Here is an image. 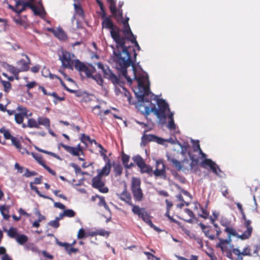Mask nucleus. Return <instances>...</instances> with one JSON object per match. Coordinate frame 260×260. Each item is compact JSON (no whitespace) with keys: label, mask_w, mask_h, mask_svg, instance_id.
<instances>
[{"label":"nucleus","mask_w":260,"mask_h":260,"mask_svg":"<svg viewBox=\"0 0 260 260\" xmlns=\"http://www.w3.org/2000/svg\"><path fill=\"white\" fill-rule=\"evenodd\" d=\"M102 17L103 28L110 30L111 36L116 44V49L112 47L114 54L113 60L120 67L121 74L130 82L131 79L127 76L126 70L128 67L133 63L130 52H133L135 58L136 57L137 53L134 49L127 48L125 46V38L122 35V30L114 25L110 18L105 16H103Z\"/></svg>","instance_id":"nucleus-1"},{"label":"nucleus","mask_w":260,"mask_h":260,"mask_svg":"<svg viewBox=\"0 0 260 260\" xmlns=\"http://www.w3.org/2000/svg\"><path fill=\"white\" fill-rule=\"evenodd\" d=\"M131 65L132 70L131 73L132 74V77L127 73V76L131 79L130 82H127L132 84L133 81H136L137 87L134 90L138 99L136 107L142 113L147 116L152 112V107L151 106L152 103L150 100L154 94L150 92L147 74L141 68H136L133 63ZM125 78L127 80L125 77Z\"/></svg>","instance_id":"nucleus-2"},{"label":"nucleus","mask_w":260,"mask_h":260,"mask_svg":"<svg viewBox=\"0 0 260 260\" xmlns=\"http://www.w3.org/2000/svg\"><path fill=\"white\" fill-rule=\"evenodd\" d=\"M15 1L16 3L15 8L11 6H10V8L18 14H20L22 12L24 11L26 7L31 9L36 15L43 16L45 14L43 8L40 9L31 4L34 0H29V1L15 0Z\"/></svg>","instance_id":"nucleus-3"},{"label":"nucleus","mask_w":260,"mask_h":260,"mask_svg":"<svg viewBox=\"0 0 260 260\" xmlns=\"http://www.w3.org/2000/svg\"><path fill=\"white\" fill-rule=\"evenodd\" d=\"M154 99L157 101L158 108L154 106L152 107V112L156 115L159 120L165 122L167 116L170 114V111L169 105L162 99H158L157 96L154 95L153 96Z\"/></svg>","instance_id":"nucleus-4"},{"label":"nucleus","mask_w":260,"mask_h":260,"mask_svg":"<svg viewBox=\"0 0 260 260\" xmlns=\"http://www.w3.org/2000/svg\"><path fill=\"white\" fill-rule=\"evenodd\" d=\"M59 59L61 61L63 67L73 69L74 63L76 60L74 54L67 51H62V54L59 56Z\"/></svg>","instance_id":"nucleus-5"},{"label":"nucleus","mask_w":260,"mask_h":260,"mask_svg":"<svg viewBox=\"0 0 260 260\" xmlns=\"http://www.w3.org/2000/svg\"><path fill=\"white\" fill-rule=\"evenodd\" d=\"M141 181L140 179L133 178L132 180V190L135 200L140 202L143 198V193L140 187Z\"/></svg>","instance_id":"nucleus-6"},{"label":"nucleus","mask_w":260,"mask_h":260,"mask_svg":"<svg viewBox=\"0 0 260 260\" xmlns=\"http://www.w3.org/2000/svg\"><path fill=\"white\" fill-rule=\"evenodd\" d=\"M197 149H199L200 154L202 155L203 158H205V159L203 161V164L204 165L209 166L214 173L217 175L220 176L219 173L221 172V170L215 162L213 161L210 159L206 158V155L203 153L201 150L199 144V141H197Z\"/></svg>","instance_id":"nucleus-7"},{"label":"nucleus","mask_w":260,"mask_h":260,"mask_svg":"<svg viewBox=\"0 0 260 260\" xmlns=\"http://www.w3.org/2000/svg\"><path fill=\"white\" fill-rule=\"evenodd\" d=\"M96 64L98 68L102 71L105 78L110 80L114 84H119L118 78L111 71L107 66H104L101 62H98Z\"/></svg>","instance_id":"nucleus-8"},{"label":"nucleus","mask_w":260,"mask_h":260,"mask_svg":"<svg viewBox=\"0 0 260 260\" xmlns=\"http://www.w3.org/2000/svg\"><path fill=\"white\" fill-rule=\"evenodd\" d=\"M102 177L96 175L92 179V185L93 187L98 189L101 192L107 193L108 188L105 186V183L102 181Z\"/></svg>","instance_id":"nucleus-9"},{"label":"nucleus","mask_w":260,"mask_h":260,"mask_svg":"<svg viewBox=\"0 0 260 260\" xmlns=\"http://www.w3.org/2000/svg\"><path fill=\"white\" fill-rule=\"evenodd\" d=\"M153 174L157 177H160L164 179H166V167L162 160L156 161V169L153 171Z\"/></svg>","instance_id":"nucleus-10"},{"label":"nucleus","mask_w":260,"mask_h":260,"mask_svg":"<svg viewBox=\"0 0 260 260\" xmlns=\"http://www.w3.org/2000/svg\"><path fill=\"white\" fill-rule=\"evenodd\" d=\"M110 3V9L114 17L117 20H119L122 18V11L120 10H117L115 7V2L114 0H107Z\"/></svg>","instance_id":"nucleus-11"},{"label":"nucleus","mask_w":260,"mask_h":260,"mask_svg":"<svg viewBox=\"0 0 260 260\" xmlns=\"http://www.w3.org/2000/svg\"><path fill=\"white\" fill-rule=\"evenodd\" d=\"M251 223V220L249 219L244 221V225L246 228V230L242 235L239 236V238L242 240H245L250 237L253 230L252 226L250 225Z\"/></svg>","instance_id":"nucleus-12"},{"label":"nucleus","mask_w":260,"mask_h":260,"mask_svg":"<svg viewBox=\"0 0 260 260\" xmlns=\"http://www.w3.org/2000/svg\"><path fill=\"white\" fill-rule=\"evenodd\" d=\"M59 145L62 147H63L68 152L70 153L73 155L79 156L80 155V152L82 153V151L79 144L77 147L69 146L62 143H60Z\"/></svg>","instance_id":"nucleus-13"},{"label":"nucleus","mask_w":260,"mask_h":260,"mask_svg":"<svg viewBox=\"0 0 260 260\" xmlns=\"http://www.w3.org/2000/svg\"><path fill=\"white\" fill-rule=\"evenodd\" d=\"M129 18L127 17L126 20L122 21L123 28L122 30V35L124 37L131 36L134 39V34H133L128 23Z\"/></svg>","instance_id":"nucleus-14"},{"label":"nucleus","mask_w":260,"mask_h":260,"mask_svg":"<svg viewBox=\"0 0 260 260\" xmlns=\"http://www.w3.org/2000/svg\"><path fill=\"white\" fill-rule=\"evenodd\" d=\"M26 59H21L20 60L17 64L19 67V71L24 72L27 71L29 69V64L30 63V59L27 55H25Z\"/></svg>","instance_id":"nucleus-15"},{"label":"nucleus","mask_w":260,"mask_h":260,"mask_svg":"<svg viewBox=\"0 0 260 260\" xmlns=\"http://www.w3.org/2000/svg\"><path fill=\"white\" fill-rule=\"evenodd\" d=\"M111 168V165L109 160L106 164L102 169L97 170L98 175L103 177V176H108L110 173Z\"/></svg>","instance_id":"nucleus-16"},{"label":"nucleus","mask_w":260,"mask_h":260,"mask_svg":"<svg viewBox=\"0 0 260 260\" xmlns=\"http://www.w3.org/2000/svg\"><path fill=\"white\" fill-rule=\"evenodd\" d=\"M147 139L149 141H154L160 145H165L166 139L158 137L153 135H148L146 136Z\"/></svg>","instance_id":"nucleus-17"},{"label":"nucleus","mask_w":260,"mask_h":260,"mask_svg":"<svg viewBox=\"0 0 260 260\" xmlns=\"http://www.w3.org/2000/svg\"><path fill=\"white\" fill-rule=\"evenodd\" d=\"M119 198L125 202L127 204L129 205V203H132L131 202V197L130 194L126 191L125 189L121 193L118 195Z\"/></svg>","instance_id":"nucleus-18"},{"label":"nucleus","mask_w":260,"mask_h":260,"mask_svg":"<svg viewBox=\"0 0 260 260\" xmlns=\"http://www.w3.org/2000/svg\"><path fill=\"white\" fill-rule=\"evenodd\" d=\"M173 116V112H170V114L167 116V117L169 119L167 127L170 130L175 129L176 128V124L174 122Z\"/></svg>","instance_id":"nucleus-19"},{"label":"nucleus","mask_w":260,"mask_h":260,"mask_svg":"<svg viewBox=\"0 0 260 260\" xmlns=\"http://www.w3.org/2000/svg\"><path fill=\"white\" fill-rule=\"evenodd\" d=\"M54 35L59 40H64L67 38L66 34L60 27L56 29Z\"/></svg>","instance_id":"nucleus-20"},{"label":"nucleus","mask_w":260,"mask_h":260,"mask_svg":"<svg viewBox=\"0 0 260 260\" xmlns=\"http://www.w3.org/2000/svg\"><path fill=\"white\" fill-rule=\"evenodd\" d=\"M38 122L39 125H42L45 126L47 129H49L50 125V121L49 118L47 117H39L38 118Z\"/></svg>","instance_id":"nucleus-21"},{"label":"nucleus","mask_w":260,"mask_h":260,"mask_svg":"<svg viewBox=\"0 0 260 260\" xmlns=\"http://www.w3.org/2000/svg\"><path fill=\"white\" fill-rule=\"evenodd\" d=\"M131 206L133 207V212L140 217L143 212L145 211L144 208H141L138 206L134 205L132 203H129Z\"/></svg>","instance_id":"nucleus-22"},{"label":"nucleus","mask_w":260,"mask_h":260,"mask_svg":"<svg viewBox=\"0 0 260 260\" xmlns=\"http://www.w3.org/2000/svg\"><path fill=\"white\" fill-rule=\"evenodd\" d=\"M16 242L20 245H23L28 240V238L25 235L19 234L15 239Z\"/></svg>","instance_id":"nucleus-23"},{"label":"nucleus","mask_w":260,"mask_h":260,"mask_svg":"<svg viewBox=\"0 0 260 260\" xmlns=\"http://www.w3.org/2000/svg\"><path fill=\"white\" fill-rule=\"evenodd\" d=\"M95 198H98L100 200V202L98 203V205L100 206H103L106 210L109 211H110V209H109V207L108 206V205H107V204L105 202V198L103 197L100 196L99 195H96L95 197H93L92 198V199L93 200H94Z\"/></svg>","instance_id":"nucleus-24"},{"label":"nucleus","mask_w":260,"mask_h":260,"mask_svg":"<svg viewBox=\"0 0 260 260\" xmlns=\"http://www.w3.org/2000/svg\"><path fill=\"white\" fill-rule=\"evenodd\" d=\"M7 232L8 236L11 238H15L19 235L18 230L16 228L11 227L8 230H5Z\"/></svg>","instance_id":"nucleus-25"},{"label":"nucleus","mask_w":260,"mask_h":260,"mask_svg":"<svg viewBox=\"0 0 260 260\" xmlns=\"http://www.w3.org/2000/svg\"><path fill=\"white\" fill-rule=\"evenodd\" d=\"M85 66L86 65L85 64L81 62L79 59H76L74 63V67L75 68L81 73L83 71V69H85Z\"/></svg>","instance_id":"nucleus-26"},{"label":"nucleus","mask_w":260,"mask_h":260,"mask_svg":"<svg viewBox=\"0 0 260 260\" xmlns=\"http://www.w3.org/2000/svg\"><path fill=\"white\" fill-rule=\"evenodd\" d=\"M16 110L19 112L18 114H21L22 115L24 116L25 117H28L29 116H31V113L28 114V110L25 107L19 105L17 107Z\"/></svg>","instance_id":"nucleus-27"},{"label":"nucleus","mask_w":260,"mask_h":260,"mask_svg":"<svg viewBox=\"0 0 260 260\" xmlns=\"http://www.w3.org/2000/svg\"><path fill=\"white\" fill-rule=\"evenodd\" d=\"M129 158L130 157L126 154H123L122 155V160L123 164L124 165V166L127 168H131L134 166V165L132 163H131L130 164H128Z\"/></svg>","instance_id":"nucleus-28"},{"label":"nucleus","mask_w":260,"mask_h":260,"mask_svg":"<svg viewBox=\"0 0 260 260\" xmlns=\"http://www.w3.org/2000/svg\"><path fill=\"white\" fill-rule=\"evenodd\" d=\"M139 168L140 169L141 173H148L151 175L150 173L152 171V168L150 166L146 165L145 162Z\"/></svg>","instance_id":"nucleus-29"},{"label":"nucleus","mask_w":260,"mask_h":260,"mask_svg":"<svg viewBox=\"0 0 260 260\" xmlns=\"http://www.w3.org/2000/svg\"><path fill=\"white\" fill-rule=\"evenodd\" d=\"M133 159L139 168L141 167L145 163L144 159L140 155L134 156Z\"/></svg>","instance_id":"nucleus-30"},{"label":"nucleus","mask_w":260,"mask_h":260,"mask_svg":"<svg viewBox=\"0 0 260 260\" xmlns=\"http://www.w3.org/2000/svg\"><path fill=\"white\" fill-rule=\"evenodd\" d=\"M228 245V244L224 243V242H222L221 241H219V242L216 244V246L217 248H220L221 251L223 252H224L230 249Z\"/></svg>","instance_id":"nucleus-31"},{"label":"nucleus","mask_w":260,"mask_h":260,"mask_svg":"<svg viewBox=\"0 0 260 260\" xmlns=\"http://www.w3.org/2000/svg\"><path fill=\"white\" fill-rule=\"evenodd\" d=\"M27 126L30 128L35 127L37 128H39L40 126L39 125L38 122L36 121L34 119L30 118L28 119Z\"/></svg>","instance_id":"nucleus-32"},{"label":"nucleus","mask_w":260,"mask_h":260,"mask_svg":"<svg viewBox=\"0 0 260 260\" xmlns=\"http://www.w3.org/2000/svg\"><path fill=\"white\" fill-rule=\"evenodd\" d=\"M94 69L93 67H91V68H89L86 66L85 67V69H83L82 72L84 73L87 77L91 78L93 76L92 74Z\"/></svg>","instance_id":"nucleus-33"},{"label":"nucleus","mask_w":260,"mask_h":260,"mask_svg":"<svg viewBox=\"0 0 260 260\" xmlns=\"http://www.w3.org/2000/svg\"><path fill=\"white\" fill-rule=\"evenodd\" d=\"M224 232L227 233L228 234L229 236H237L239 238V236L238 235L236 231L232 228L230 227H226V228L224 230Z\"/></svg>","instance_id":"nucleus-34"},{"label":"nucleus","mask_w":260,"mask_h":260,"mask_svg":"<svg viewBox=\"0 0 260 260\" xmlns=\"http://www.w3.org/2000/svg\"><path fill=\"white\" fill-rule=\"evenodd\" d=\"M26 248L36 253L40 254V251L39 250L38 248L32 243L26 245Z\"/></svg>","instance_id":"nucleus-35"},{"label":"nucleus","mask_w":260,"mask_h":260,"mask_svg":"<svg viewBox=\"0 0 260 260\" xmlns=\"http://www.w3.org/2000/svg\"><path fill=\"white\" fill-rule=\"evenodd\" d=\"M81 141L86 146L88 145V143L92 144L91 139L88 136H86L85 134H82L81 137Z\"/></svg>","instance_id":"nucleus-36"},{"label":"nucleus","mask_w":260,"mask_h":260,"mask_svg":"<svg viewBox=\"0 0 260 260\" xmlns=\"http://www.w3.org/2000/svg\"><path fill=\"white\" fill-rule=\"evenodd\" d=\"M0 133L3 134L4 137L6 139H11L12 140V138H14V137L12 136L9 131L7 129H6L5 128H2L0 129Z\"/></svg>","instance_id":"nucleus-37"},{"label":"nucleus","mask_w":260,"mask_h":260,"mask_svg":"<svg viewBox=\"0 0 260 260\" xmlns=\"http://www.w3.org/2000/svg\"><path fill=\"white\" fill-rule=\"evenodd\" d=\"M124 37L125 38V41H126V40L130 41L132 43L135 44V46L137 47L138 50H140V47L136 41V37L134 35V39L132 38H131V36H126Z\"/></svg>","instance_id":"nucleus-38"},{"label":"nucleus","mask_w":260,"mask_h":260,"mask_svg":"<svg viewBox=\"0 0 260 260\" xmlns=\"http://www.w3.org/2000/svg\"><path fill=\"white\" fill-rule=\"evenodd\" d=\"M74 6L76 13L81 17L83 16V11L81 7L76 3L74 4Z\"/></svg>","instance_id":"nucleus-39"},{"label":"nucleus","mask_w":260,"mask_h":260,"mask_svg":"<svg viewBox=\"0 0 260 260\" xmlns=\"http://www.w3.org/2000/svg\"><path fill=\"white\" fill-rule=\"evenodd\" d=\"M92 110L94 111V113L98 115H100L101 116V118L102 119H104V117H103V115L102 114V112L101 110V107L99 105H96L94 106L92 108Z\"/></svg>","instance_id":"nucleus-40"},{"label":"nucleus","mask_w":260,"mask_h":260,"mask_svg":"<svg viewBox=\"0 0 260 260\" xmlns=\"http://www.w3.org/2000/svg\"><path fill=\"white\" fill-rule=\"evenodd\" d=\"M63 214L64 215V216L68 217H73L75 216L76 213L72 209H67L64 210L63 212Z\"/></svg>","instance_id":"nucleus-41"},{"label":"nucleus","mask_w":260,"mask_h":260,"mask_svg":"<svg viewBox=\"0 0 260 260\" xmlns=\"http://www.w3.org/2000/svg\"><path fill=\"white\" fill-rule=\"evenodd\" d=\"M7 211V209L5 206H0V212L3 215L4 219L5 220H8L10 218V215L5 213V211Z\"/></svg>","instance_id":"nucleus-42"},{"label":"nucleus","mask_w":260,"mask_h":260,"mask_svg":"<svg viewBox=\"0 0 260 260\" xmlns=\"http://www.w3.org/2000/svg\"><path fill=\"white\" fill-rule=\"evenodd\" d=\"M1 83L4 88V90L7 92H9L11 88L10 83L8 81L3 80H1Z\"/></svg>","instance_id":"nucleus-43"},{"label":"nucleus","mask_w":260,"mask_h":260,"mask_svg":"<svg viewBox=\"0 0 260 260\" xmlns=\"http://www.w3.org/2000/svg\"><path fill=\"white\" fill-rule=\"evenodd\" d=\"M25 116L22 115L21 114H15V120L16 122L18 124L22 123L24 119V117Z\"/></svg>","instance_id":"nucleus-44"},{"label":"nucleus","mask_w":260,"mask_h":260,"mask_svg":"<svg viewBox=\"0 0 260 260\" xmlns=\"http://www.w3.org/2000/svg\"><path fill=\"white\" fill-rule=\"evenodd\" d=\"M140 217H141L146 223H148L149 221L151 220L149 215L146 212V211L143 212Z\"/></svg>","instance_id":"nucleus-45"},{"label":"nucleus","mask_w":260,"mask_h":260,"mask_svg":"<svg viewBox=\"0 0 260 260\" xmlns=\"http://www.w3.org/2000/svg\"><path fill=\"white\" fill-rule=\"evenodd\" d=\"M114 171L116 175H120L122 173V168L120 165H114Z\"/></svg>","instance_id":"nucleus-46"},{"label":"nucleus","mask_w":260,"mask_h":260,"mask_svg":"<svg viewBox=\"0 0 260 260\" xmlns=\"http://www.w3.org/2000/svg\"><path fill=\"white\" fill-rule=\"evenodd\" d=\"M31 154L38 163L42 167L44 164H45L41 156L38 155V154H35L34 153H32Z\"/></svg>","instance_id":"nucleus-47"},{"label":"nucleus","mask_w":260,"mask_h":260,"mask_svg":"<svg viewBox=\"0 0 260 260\" xmlns=\"http://www.w3.org/2000/svg\"><path fill=\"white\" fill-rule=\"evenodd\" d=\"M11 142L12 144L14 145L17 149L21 148V145L20 142L16 138H12Z\"/></svg>","instance_id":"nucleus-48"},{"label":"nucleus","mask_w":260,"mask_h":260,"mask_svg":"<svg viewBox=\"0 0 260 260\" xmlns=\"http://www.w3.org/2000/svg\"><path fill=\"white\" fill-rule=\"evenodd\" d=\"M232 252L235 255L238 256L239 260H243L242 254L241 253V251L238 248H233Z\"/></svg>","instance_id":"nucleus-49"},{"label":"nucleus","mask_w":260,"mask_h":260,"mask_svg":"<svg viewBox=\"0 0 260 260\" xmlns=\"http://www.w3.org/2000/svg\"><path fill=\"white\" fill-rule=\"evenodd\" d=\"M172 164L178 170L180 171L183 168V166L181 165V162L177 160V159L173 160Z\"/></svg>","instance_id":"nucleus-50"},{"label":"nucleus","mask_w":260,"mask_h":260,"mask_svg":"<svg viewBox=\"0 0 260 260\" xmlns=\"http://www.w3.org/2000/svg\"><path fill=\"white\" fill-rule=\"evenodd\" d=\"M37 172L35 171H30L28 170V169H25V172L23 174V176L26 177H30L32 176H36L37 175Z\"/></svg>","instance_id":"nucleus-51"},{"label":"nucleus","mask_w":260,"mask_h":260,"mask_svg":"<svg viewBox=\"0 0 260 260\" xmlns=\"http://www.w3.org/2000/svg\"><path fill=\"white\" fill-rule=\"evenodd\" d=\"M92 79H94L98 84L100 85H102L103 83V80L101 76L100 75H95L93 76L92 77H91Z\"/></svg>","instance_id":"nucleus-52"},{"label":"nucleus","mask_w":260,"mask_h":260,"mask_svg":"<svg viewBox=\"0 0 260 260\" xmlns=\"http://www.w3.org/2000/svg\"><path fill=\"white\" fill-rule=\"evenodd\" d=\"M115 87V90L116 94L117 95L119 94V93H122V90L121 89V87H123L120 85V81L119 80V84H114Z\"/></svg>","instance_id":"nucleus-53"},{"label":"nucleus","mask_w":260,"mask_h":260,"mask_svg":"<svg viewBox=\"0 0 260 260\" xmlns=\"http://www.w3.org/2000/svg\"><path fill=\"white\" fill-rule=\"evenodd\" d=\"M48 224L49 225L56 229L59 226V223L56 219L54 220L50 221Z\"/></svg>","instance_id":"nucleus-54"},{"label":"nucleus","mask_w":260,"mask_h":260,"mask_svg":"<svg viewBox=\"0 0 260 260\" xmlns=\"http://www.w3.org/2000/svg\"><path fill=\"white\" fill-rule=\"evenodd\" d=\"M96 234H99L101 236H109V233L104 230H100L99 231H98L96 233H93L91 235H95Z\"/></svg>","instance_id":"nucleus-55"},{"label":"nucleus","mask_w":260,"mask_h":260,"mask_svg":"<svg viewBox=\"0 0 260 260\" xmlns=\"http://www.w3.org/2000/svg\"><path fill=\"white\" fill-rule=\"evenodd\" d=\"M85 237V233L84 230L82 228L80 229L77 234L78 239H81Z\"/></svg>","instance_id":"nucleus-56"},{"label":"nucleus","mask_w":260,"mask_h":260,"mask_svg":"<svg viewBox=\"0 0 260 260\" xmlns=\"http://www.w3.org/2000/svg\"><path fill=\"white\" fill-rule=\"evenodd\" d=\"M241 253L243 256H246V255L251 256V254L250 253V249H249L248 246H247L246 248H245L243 249V251L241 252Z\"/></svg>","instance_id":"nucleus-57"},{"label":"nucleus","mask_w":260,"mask_h":260,"mask_svg":"<svg viewBox=\"0 0 260 260\" xmlns=\"http://www.w3.org/2000/svg\"><path fill=\"white\" fill-rule=\"evenodd\" d=\"M14 168L15 169L17 170L18 172L20 173H22L24 170H25L26 169L23 167H21L18 163H16L15 164Z\"/></svg>","instance_id":"nucleus-58"},{"label":"nucleus","mask_w":260,"mask_h":260,"mask_svg":"<svg viewBox=\"0 0 260 260\" xmlns=\"http://www.w3.org/2000/svg\"><path fill=\"white\" fill-rule=\"evenodd\" d=\"M205 235L209 238L210 240H214L215 239V236L213 235L210 234V231L209 230H206L204 232Z\"/></svg>","instance_id":"nucleus-59"},{"label":"nucleus","mask_w":260,"mask_h":260,"mask_svg":"<svg viewBox=\"0 0 260 260\" xmlns=\"http://www.w3.org/2000/svg\"><path fill=\"white\" fill-rule=\"evenodd\" d=\"M54 206L55 208H59V209H62V210H64L66 208V207L63 204H62L60 203H59V202H55L54 203Z\"/></svg>","instance_id":"nucleus-60"},{"label":"nucleus","mask_w":260,"mask_h":260,"mask_svg":"<svg viewBox=\"0 0 260 260\" xmlns=\"http://www.w3.org/2000/svg\"><path fill=\"white\" fill-rule=\"evenodd\" d=\"M218 240H219V241H221L222 242H224V243H226L228 244H230V243H231V241H232L231 236H229L226 239H223L221 238H218Z\"/></svg>","instance_id":"nucleus-61"},{"label":"nucleus","mask_w":260,"mask_h":260,"mask_svg":"<svg viewBox=\"0 0 260 260\" xmlns=\"http://www.w3.org/2000/svg\"><path fill=\"white\" fill-rule=\"evenodd\" d=\"M97 146L101 149V150L100 151L101 155L105 157L106 156V150H105L100 144H98Z\"/></svg>","instance_id":"nucleus-62"},{"label":"nucleus","mask_w":260,"mask_h":260,"mask_svg":"<svg viewBox=\"0 0 260 260\" xmlns=\"http://www.w3.org/2000/svg\"><path fill=\"white\" fill-rule=\"evenodd\" d=\"M36 84H37V83L35 81H32V82L28 83L26 85V86L27 87L28 90H29L30 89L34 87L36 85Z\"/></svg>","instance_id":"nucleus-63"},{"label":"nucleus","mask_w":260,"mask_h":260,"mask_svg":"<svg viewBox=\"0 0 260 260\" xmlns=\"http://www.w3.org/2000/svg\"><path fill=\"white\" fill-rule=\"evenodd\" d=\"M35 214L38 216V220L39 221H41L45 219V217L43 215H42L40 212L39 211H37L36 212Z\"/></svg>","instance_id":"nucleus-64"}]
</instances>
